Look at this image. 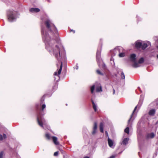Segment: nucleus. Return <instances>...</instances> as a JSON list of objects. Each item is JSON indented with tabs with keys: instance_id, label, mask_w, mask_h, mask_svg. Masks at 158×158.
<instances>
[{
	"instance_id": "nucleus-1",
	"label": "nucleus",
	"mask_w": 158,
	"mask_h": 158,
	"mask_svg": "<svg viewBox=\"0 0 158 158\" xmlns=\"http://www.w3.org/2000/svg\"><path fill=\"white\" fill-rule=\"evenodd\" d=\"M45 25L46 27H42L41 32L42 39L45 43V48L52 54L54 55L59 62H61L60 68L58 72H55L54 75L57 76L60 74L62 68V62L60 58L62 56L63 53H64V48L62 46H58L54 44L55 42V39L58 35V31L54 24L49 19H47L45 21Z\"/></svg>"
},
{
	"instance_id": "nucleus-2",
	"label": "nucleus",
	"mask_w": 158,
	"mask_h": 158,
	"mask_svg": "<svg viewBox=\"0 0 158 158\" xmlns=\"http://www.w3.org/2000/svg\"><path fill=\"white\" fill-rule=\"evenodd\" d=\"M17 12L14 10H9L7 13L9 21L10 22L15 21L17 18Z\"/></svg>"
},
{
	"instance_id": "nucleus-3",
	"label": "nucleus",
	"mask_w": 158,
	"mask_h": 158,
	"mask_svg": "<svg viewBox=\"0 0 158 158\" xmlns=\"http://www.w3.org/2000/svg\"><path fill=\"white\" fill-rule=\"evenodd\" d=\"M143 97L142 95H141L140 96V100L139 101V103L137 106L135 107L133 112L131 114V117L128 120V126L129 127H131L132 126V122L133 120V119H132V116L134 114V113L135 111V110L136 109V108L137 107H140V106H141L142 102L143 101Z\"/></svg>"
},
{
	"instance_id": "nucleus-4",
	"label": "nucleus",
	"mask_w": 158,
	"mask_h": 158,
	"mask_svg": "<svg viewBox=\"0 0 158 158\" xmlns=\"http://www.w3.org/2000/svg\"><path fill=\"white\" fill-rule=\"evenodd\" d=\"M37 120L38 124L41 127L45 129L47 127L46 121L40 114L37 115Z\"/></svg>"
},
{
	"instance_id": "nucleus-5",
	"label": "nucleus",
	"mask_w": 158,
	"mask_h": 158,
	"mask_svg": "<svg viewBox=\"0 0 158 158\" xmlns=\"http://www.w3.org/2000/svg\"><path fill=\"white\" fill-rule=\"evenodd\" d=\"M136 55L135 54H132L131 55L130 57V60L134 63V64H132V66L135 68H137L139 67L138 63L136 61Z\"/></svg>"
},
{
	"instance_id": "nucleus-6",
	"label": "nucleus",
	"mask_w": 158,
	"mask_h": 158,
	"mask_svg": "<svg viewBox=\"0 0 158 158\" xmlns=\"http://www.w3.org/2000/svg\"><path fill=\"white\" fill-rule=\"evenodd\" d=\"M95 87L96 91V92H100L102 91V87L100 83H97L95 85H93L90 88L91 92L92 94H93L94 91Z\"/></svg>"
},
{
	"instance_id": "nucleus-7",
	"label": "nucleus",
	"mask_w": 158,
	"mask_h": 158,
	"mask_svg": "<svg viewBox=\"0 0 158 158\" xmlns=\"http://www.w3.org/2000/svg\"><path fill=\"white\" fill-rule=\"evenodd\" d=\"M101 49L98 50L96 54V58L99 67H100V64L102 63V60L100 57Z\"/></svg>"
},
{
	"instance_id": "nucleus-8",
	"label": "nucleus",
	"mask_w": 158,
	"mask_h": 158,
	"mask_svg": "<svg viewBox=\"0 0 158 158\" xmlns=\"http://www.w3.org/2000/svg\"><path fill=\"white\" fill-rule=\"evenodd\" d=\"M142 45V42L140 40H138L135 42V46L137 49L141 48Z\"/></svg>"
},
{
	"instance_id": "nucleus-9",
	"label": "nucleus",
	"mask_w": 158,
	"mask_h": 158,
	"mask_svg": "<svg viewBox=\"0 0 158 158\" xmlns=\"http://www.w3.org/2000/svg\"><path fill=\"white\" fill-rule=\"evenodd\" d=\"M97 124L96 122H94V123L93 130L92 134L93 135H95L97 132Z\"/></svg>"
},
{
	"instance_id": "nucleus-10",
	"label": "nucleus",
	"mask_w": 158,
	"mask_h": 158,
	"mask_svg": "<svg viewBox=\"0 0 158 158\" xmlns=\"http://www.w3.org/2000/svg\"><path fill=\"white\" fill-rule=\"evenodd\" d=\"M114 51H118L119 53L121 52H123L124 50L122 47H118L115 48L114 50Z\"/></svg>"
},
{
	"instance_id": "nucleus-11",
	"label": "nucleus",
	"mask_w": 158,
	"mask_h": 158,
	"mask_svg": "<svg viewBox=\"0 0 158 158\" xmlns=\"http://www.w3.org/2000/svg\"><path fill=\"white\" fill-rule=\"evenodd\" d=\"M52 138L54 143L56 145H57L59 144V143L57 141V138L55 136H52Z\"/></svg>"
},
{
	"instance_id": "nucleus-12",
	"label": "nucleus",
	"mask_w": 158,
	"mask_h": 158,
	"mask_svg": "<svg viewBox=\"0 0 158 158\" xmlns=\"http://www.w3.org/2000/svg\"><path fill=\"white\" fill-rule=\"evenodd\" d=\"M108 143L109 146L112 148H114V146H113V142L112 140H111L109 138H108Z\"/></svg>"
},
{
	"instance_id": "nucleus-13",
	"label": "nucleus",
	"mask_w": 158,
	"mask_h": 158,
	"mask_svg": "<svg viewBox=\"0 0 158 158\" xmlns=\"http://www.w3.org/2000/svg\"><path fill=\"white\" fill-rule=\"evenodd\" d=\"M155 134L153 132L148 134L146 136V138L147 139H152L155 136Z\"/></svg>"
},
{
	"instance_id": "nucleus-14",
	"label": "nucleus",
	"mask_w": 158,
	"mask_h": 158,
	"mask_svg": "<svg viewBox=\"0 0 158 158\" xmlns=\"http://www.w3.org/2000/svg\"><path fill=\"white\" fill-rule=\"evenodd\" d=\"M30 11L32 12H38L40 11V9L38 8H33L30 9Z\"/></svg>"
},
{
	"instance_id": "nucleus-15",
	"label": "nucleus",
	"mask_w": 158,
	"mask_h": 158,
	"mask_svg": "<svg viewBox=\"0 0 158 158\" xmlns=\"http://www.w3.org/2000/svg\"><path fill=\"white\" fill-rule=\"evenodd\" d=\"M148 46V44L144 42H142V45L141 46V48L142 49H145Z\"/></svg>"
},
{
	"instance_id": "nucleus-16",
	"label": "nucleus",
	"mask_w": 158,
	"mask_h": 158,
	"mask_svg": "<svg viewBox=\"0 0 158 158\" xmlns=\"http://www.w3.org/2000/svg\"><path fill=\"white\" fill-rule=\"evenodd\" d=\"M91 102L93 104V107L94 111L95 112L97 111V105L95 103L92 99H91Z\"/></svg>"
},
{
	"instance_id": "nucleus-17",
	"label": "nucleus",
	"mask_w": 158,
	"mask_h": 158,
	"mask_svg": "<svg viewBox=\"0 0 158 158\" xmlns=\"http://www.w3.org/2000/svg\"><path fill=\"white\" fill-rule=\"evenodd\" d=\"M129 140V139L128 138H124L122 142V144H123L124 145H126L128 143V142Z\"/></svg>"
},
{
	"instance_id": "nucleus-18",
	"label": "nucleus",
	"mask_w": 158,
	"mask_h": 158,
	"mask_svg": "<svg viewBox=\"0 0 158 158\" xmlns=\"http://www.w3.org/2000/svg\"><path fill=\"white\" fill-rule=\"evenodd\" d=\"M155 110L154 109L151 110L149 112L148 114L151 116H153L155 113Z\"/></svg>"
},
{
	"instance_id": "nucleus-19",
	"label": "nucleus",
	"mask_w": 158,
	"mask_h": 158,
	"mask_svg": "<svg viewBox=\"0 0 158 158\" xmlns=\"http://www.w3.org/2000/svg\"><path fill=\"white\" fill-rule=\"evenodd\" d=\"M103 126L104 125L103 123H101L100 124L99 127L100 131L102 133L103 132Z\"/></svg>"
},
{
	"instance_id": "nucleus-20",
	"label": "nucleus",
	"mask_w": 158,
	"mask_h": 158,
	"mask_svg": "<svg viewBox=\"0 0 158 158\" xmlns=\"http://www.w3.org/2000/svg\"><path fill=\"white\" fill-rule=\"evenodd\" d=\"M6 137V135L5 134H3V135H0V140H2L3 139H5Z\"/></svg>"
},
{
	"instance_id": "nucleus-21",
	"label": "nucleus",
	"mask_w": 158,
	"mask_h": 158,
	"mask_svg": "<svg viewBox=\"0 0 158 158\" xmlns=\"http://www.w3.org/2000/svg\"><path fill=\"white\" fill-rule=\"evenodd\" d=\"M144 61V60L143 58L141 57L139 59L138 62H137V63H138L139 65V66H140V64L143 63Z\"/></svg>"
},
{
	"instance_id": "nucleus-22",
	"label": "nucleus",
	"mask_w": 158,
	"mask_h": 158,
	"mask_svg": "<svg viewBox=\"0 0 158 158\" xmlns=\"http://www.w3.org/2000/svg\"><path fill=\"white\" fill-rule=\"evenodd\" d=\"M119 56L120 57H123L125 56V54L123 52H121L119 53Z\"/></svg>"
},
{
	"instance_id": "nucleus-23",
	"label": "nucleus",
	"mask_w": 158,
	"mask_h": 158,
	"mask_svg": "<svg viewBox=\"0 0 158 158\" xmlns=\"http://www.w3.org/2000/svg\"><path fill=\"white\" fill-rule=\"evenodd\" d=\"M124 131L125 133H127L128 134H129V127H127L124 130Z\"/></svg>"
},
{
	"instance_id": "nucleus-24",
	"label": "nucleus",
	"mask_w": 158,
	"mask_h": 158,
	"mask_svg": "<svg viewBox=\"0 0 158 158\" xmlns=\"http://www.w3.org/2000/svg\"><path fill=\"white\" fill-rule=\"evenodd\" d=\"M121 78L122 79H125V75L123 73V72L122 71L121 72Z\"/></svg>"
},
{
	"instance_id": "nucleus-25",
	"label": "nucleus",
	"mask_w": 158,
	"mask_h": 158,
	"mask_svg": "<svg viewBox=\"0 0 158 158\" xmlns=\"http://www.w3.org/2000/svg\"><path fill=\"white\" fill-rule=\"evenodd\" d=\"M46 137L48 139H51L50 136L48 133H46L45 135Z\"/></svg>"
},
{
	"instance_id": "nucleus-26",
	"label": "nucleus",
	"mask_w": 158,
	"mask_h": 158,
	"mask_svg": "<svg viewBox=\"0 0 158 158\" xmlns=\"http://www.w3.org/2000/svg\"><path fill=\"white\" fill-rule=\"evenodd\" d=\"M4 155V152L2 151L0 152V158H3V156Z\"/></svg>"
},
{
	"instance_id": "nucleus-27",
	"label": "nucleus",
	"mask_w": 158,
	"mask_h": 158,
	"mask_svg": "<svg viewBox=\"0 0 158 158\" xmlns=\"http://www.w3.org/2000/svg\"><path fill=\"white\" fill-rule=\"evenodd\" d=\"M96 72L99 75H102L103 74L99 70H97Z\"/></svg>"
},
{
	"instance_id": "nucleus-28",
	"label": "nucleus",
	"mask_w": 158,
	"mask_h": 158,
	"mask_svg": "<svg viewBox=\"0 0 158 158\" xmlns=\"http://www.w3.org/2000/svg\"><path fill=\"white\" fill-rule=\"evenodd\" d=\"M46 108V105L45 104H43L42 106V110L43 111L44 109Z\"/></svg>"
},
{
	"instance_id": "nucleus-29",
	"label": "nucleus",
	"mask_w": 158,
	"mask_h": 158,
	"mask_svg": "<svg viewBox=\"0 0 158 158\" xmlns=\"http://www.w3.org/2000/svg\"><path fill=\"white\" fill-rule=\"evenodd\" d=\"M58 151H57L54 153V156H56L58 155Z\"/></svg>"
},
{
	"instance_id": "nucleus-30",
	"label": "nucleus",
	"mask_w": 158,
	"mask_h": 158,
	"mask_svg": "<svg viewBox=\"0 0 158 158\" xmlns=\"http://www.w3.org/2000/svg\"><path fill=\"white\" fill-rule=\"evenodd\" d=\"M44 96L41 99V101L42 102H43L44 101Z\"/></svg>"
},
{
	"instance_id": "nucleus-31",
	"label": "nucleus",
	"mask_w": 158,
	"mask_h": 158,
	"mask_svg": "<svg viewBox=\"0 0 158 158\" xmlns=\"http://www.w3.org/2000/svg\"><path fill=\"white\" fill-rule=\"evenodd\" d=\"M105 134H106V136L107 137H108V133L107 132V131H105Z\"/></svg>"
},
{
	"instance_id": "nucleus-32",
	"label": "nucleus",
	"mask_w": 158,
	"mask_h": 158,
	"mask_svg": "<svg viewBox=\"0 0 158 158\" xmlns=\"http://www.w3.org/2000/svg\"><path fill=\"white\" fill-rule=\"evenodd\" d=\"M115 89H113V94H115Z\"/></svg>"
},
{
	"instance_id": "nucleus-33",
	"label": "nucleus",
	"mask_w": 158,
	"mask_h": 158,
	"mask_svg": "<svg viewBox=\"0 0 158 158\" xmlns=\"http://www.w3.org/2000/svg\"><path fill=\"white\" fill-rule=\"evenodd\" d=\"M102 66H103V67L104 68L105 67V65L104 64V63H102Z\"/></svg>"
},
{
	"instance_id": "nucleus-34",
	"label": "nucleus",
	"mask_w": 158,
	"mask_h": 158,
	"mask_svg": "<svg viewBox=\"0 0 158 158\" xmlns=\"http://www.w3.org/2000/svg\"><path fill=\"white\" fill-rule=\"evenodd\" d=\"M78 66L77 65V64L76 66V69H78Z\"/></svg>"
},
{
	"instance_id": "nucleus-35",
	"label": "nucleus",
	"mask_w": 158,
	"mask_h": 158,
	"mask_svg": "<svg viewBox=\"0 0 158 158\" xmlns=\"http://www.w3.org/2000/svg\"><path fill=\"white\" fill-rule=\"evenodd\" d=\"M71 31H73V32L74 33L75 32V31L72 29L71 30Z\"/></svg>"
},
{
	"instance_id": "nucleus-36",
	"label": "nucleus",
	"mask_w": 158,
	"mask_h": 158,
	"mask_svg": "<svg viewBox=\"0 0 158 158\" xmlns=\"http://www.w3.org/2000/svg\"><path fill=\"white\" fill-rule=\"evenodd\" d=\"M148 44L151 45V43L150 42H148Z\"/></svg>"
},
{
	"instance_id": "nucleus-37",
	"label": "nucleus",
	"mask_w": 158,
	"mask_h": 158,
	"mask_svg": "<svg viewBox=\"0 0 158 158\" xmlns=\"http://www.w3.org/2000/svg\"><path fill=\"white\" fill-rule=\"evenodd\" d=\"M84 158H89V157L85 156L84 157Z\"/></svg>"
},
{
	"instance_id": "nucleus-38",
	"label": "nucleus",
	"mask_w": 158,
	"mask_h": 158,
	"mask_svg": "<svg viewBox=\"0 0 158 158\" xmlns=\"http://www.w3.org/2000/svg\"><path fill=\"white\" fill-rule=\"evenodd\" d=\"M36 107L37 108H38V105H37Z\"/></svg>"
},
{
	"instance_id": "nucleus-39",
	"label": "nucleus",
	"mask_w": 158,
	"mask_h": 158,
	"mask_svg": "<svg viewBox=\"0 0 158 158\" xmlns=\"http://www.w3.org/2000/svg\"><path fill=\"white\" fill-rule=\"evenodd\" d=\"M157 57L158 59V54L157 55Z\"/></svg>"
},
{
	"instance_id": "nucleus-40",
	"label": "nucleus",
	"mask_w": 158,
	"mask_h": 158,
	"mask_svg": "<svg viewBox=\"0 0 158 158\" xmlns=\"http://www.w3.org/2000/svg\"><path fill=\"white\" fill-rule=\"evenodd\" d=\"M57 88V86H56L55 87V89H56Z\"/></svg>"
},
{
	"instance_id": "nucleus-41",
	"label": "nucleus",
	"mask_w": 158,
	"mask_h": 158,
	"mask_svg": "<svg viewBox=\"0 0 158 158\" xmlns=\"http://www.w3.org/2000/svg\"><path fill=\"white\" fill-rule=\"evenodd\" d=\"M157 42H158V40H157Z\"/></svg>"
}]
</instances>
